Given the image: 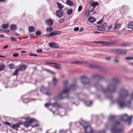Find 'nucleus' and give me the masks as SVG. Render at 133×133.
I'll return each instance as SVG.
<instances>
[{"mask_svg":"<svg viewBox=\"0 0 133 133\" xmlns=\"http://www.w3.org/2000/svg\"><path fill=\"white\" fill-rule=\"evenodd\" d=\"M117 41H114L113 42H110V45H112L113 44H117Z\"/></svg>","mask_w":133,"mask_h":133,"instance_id":"c03bdc74","label":"nucleus"},{"mask_svg":"<svg viewBox=\"0 0 133 133\" xmlns=\"http://www.w3.org/2000/svg\"><path fill=\"white\" fill-rule=\"evenodd\" d=\"M92 103V101H87L85 103V105L87 106H90Z\"/></svg>","mask_w":133,"mask_h":133,"instance_id":"6ab92c4d","label":"nucleus"},{"mask_svg":"<svg viewBox=\"0 0 133 133\" xmlns=\"http://www.w3.org/2000/svg\"><path fill=\"white\" fill-rule=\"evenodd\" d=\"M26 51H25L22 50L21 51V52L22 53H25Z\"/></svg>","mask_w":133,"mask_h":133,"instance_id":"774afa93","label":"nucleus"},{"mask_svg":"<svg viewBox=\"0 0 133 133\" xmlns=\"http://www.w3.org/2000/svg\"><path fill=\"white\" fill-rule=\"evenodd\" d=\"M72 9H70L68 10L67 13L68 15H70L72 13Z\"/></svg>","mask_w":133,"mask_h":133,"instance_id":"4c0bfd02","label":"nucleus"},{"mask_svg":"<svg viewBox=\"0 0 133 133\" xmlns=\"http://www.w3.org/2000/svg\"><path fill=\"white\" fill-rule=\"evenodd\" d=\"M126 53V52L125 50L121 49H118V54H125Z\"/></svg>","mask_w":133,"mask_h":133,"instance_id":"a211bd4d","label":"nucleus"},{"mask_svg":"<svg viewBox=\"0 0 133 133\" xmlns=\"http://www.w3.org/2000/svg\"><path fill=\"white\" fill-rule=\"evenodd\" d=\"M63 84L64 87L63 91L59 93L57 96L54 98L58 99L67 98L68 96V91L70 90H74L77 87V86L75 83L70 85L68 87L67 84L68 82L67 81H64L63 82Z\"/></svg>","mask_w":133,"mask_h":133,"instance_id":"7ed1b4c3","label":"nucleus"},{"mask_svg":"<svg viewBox=\"0 0 133 133\" xmlns=\"http://www.w3.org/2000/svg\"><path fill=\"white\" fill-rule=\"evenodd\" d=\"M46 63L47 64H55L56 65H54L53 66V67L55 68H56L57 69H61V65L58 64H57L56 63H54V62H45V63Z\"/></svg>","mask_w":133,"mask_h":133,"instance_id":"9b49d317","label":"nucleus"},{"mask_svg":"<svg viewBox=\"0 0 133 133\" xmlns=\"http://www.w3.org/2000/svg\"><path fill=\"white\" fill-rule=\"evenodd\" d=\"M61 31H54L50 32L51 36L57 35L60 34Z\"/></svg>","mask_w":133,"mask_h":133,"instance_id":"2eb2a0df","label":"nucleus"},{"mask_svg":"<svg viewBox=\"0 0 133 133\" xmlns=\"http://www.w3.org/2000/svg\"><path fill=\"white\" fill-rule=\"evenodd\" d=\"M23 102L25 103H26L29 102V100L28 99V98H26L24 99H23Z\"/></svg>","mask_w":133,"mask_h":133,"instance_id":"ea45409f","label":"nucleus"},{"mask_svg":"<svg viewBox=\"0 0 133 133\" xmlns=\"http://www.w3.org/2000/svg\"><path fill=\"white\" fill-rule=\"evenodd\" d=\"M115 116L114 115H110L108 118V121H112L113 123L112 125V128L111 129L112 133H121L123 131L122 128H118V126L120 124L119 121L115 120Z\"/></svg>","mask_w":133,"mask_h":133,"instance_id":"20e7f679","label":"nucleus"},{"mask_svg":"<svg viewBox=\"0 0 133 133\" xmlns=\"http://www.w3.org/2000/svg\"><path fill=\"white\" fill-rule=\"evenodd\" d=\"M51 105L50 102L48 103L45 104V107L46 108H48Z\"/></svg>","mask_w":133,"mask_h":133,"instance_id":"a19ab883","label":"nucleus"},{"mask_svg":"<svg viewBox=\"0 0 133 133\" xmlns=\"http://www.w3.org/2000/svg\"><path fill=\"white\" fill-rule=\"evenodd\" d=\"M52 94V92L51 91H48L47 92H46V95L48 96H50Z\"/></svg>","mask_w":133,"mask_h":133,"instance_id":"f704fd0d","label":"nucleus"},{"mask_svg":"<svg viewBox=\"0 0 133 133\" xmlns=\"http://www.w3.org/2000/svg\"><path fill=\"white\" fill-rule=\"evenodd\" d=\"M57 5L58 8L59 9H62L64 7V5L61 3L57 2L56 3Z\"/></svg>","mask_w":133,"mask_h":133,"instance_id":"412c9836","label":"nucleus"},{"mask_svg":"<svg viewBox=\"0 0 133 133\" xmlns=\"http://www.w3.org/2000/svg\"><path fill=\"white\" fill-rule=\"evenodd\" d=\"M72 64H80L84 63V62L83 61H76L72 62H71Z\"/></svg>","mask_w":133,"mask_h":133,"instance_id":"a878e982","label":"nucleus"},{"mask_svg":"<svg viewBox=\"0 0 133 133\" xmlns=\"http://www.w3.org/2000/svg\"><path fill=\"white\" fill-rule=\"evenodd\" d=\"M119 82V80L116 78H114L112 80V83H109L106 89H103L102 85L99 84L97 83L94 84V86L96 88L97 90H101L104 94L106 95V94L112 93L116 91L117 88L116 84Z\"/></svg>","mask_w":133,"mask_h":133,"instance_id":"f03ea898","label":"nucleus"},{"mask_svg":"<svg viewBox=\"0 0 133 133\" xmlns=\"http://www.w3.org/2000/svg\"><path fill=\"white\" fill-rule=\"evenodd\" d=\"M41 34V32L40 31H37L36 32V34L37 35H39Z\"/></svg>","mask_w":133,"mask_h":133,"instance_id":"5fc2aeb1","label":"nucleus"},{"mask_svg":"<svg viewBox=\"0 0 133 133\" xmlns=\"http://www.w3.org/2000/svg\"><path fill=\"white\" fill-rule=\"evenodd\" d=\"M128 91L125 88H122L121 89L119 93V97L115 101L119 108H130L131 107L132 101H133V91L130 96V99L125 103V102L128 98Z\"/></svg>","mask_w":133,"mask_h":133,"instance_id":"f257e3e1","label":"nucleus"},{"mask_svg":"<svg viewBox=\"0 0 133 133\" xmlns=\"http://www.w3.org/2000/svg\"><path fill=\"white\" fill-rule=\"evenodd\" d=\"M110 42L105 41L104 46H108L110 45Z\"/></svg>","mask_w":133,"mask_h":133,"instance_id":"79ce46f5","label":"nucleus"},{"mask_svg":"<svg viewBox=\"0 0 133 133\" xmlns=\"http://www.w3.org/2000/svg\"><path fill=\"white\" fill-rule=\"evenodd\" d=\"M45 23L49 26L52 25L53 24L52 21L50 19H47L45 21Z\"/></svg>","mask_w":133,"mask_h":133,"instance_id":"f8f14e48","label":"nucleus"},{"mask_svg":"<svg viewBox=\"0 0 133 133\" xmlns=\"http://www.w3.org/2000/svg\"><path fill=\"white\" fill-rule=\"evenodd\" d=\"M26 66L25 65H23L21 66L18 69L20 71H22L26 69Z\"/></svg>","mask_w":133,"mask_h":133,"instance_id":"f3484780","label":"nucleus"},{"mask_svg":"<svg viewBox=\"0 0 133 133\" xmlns=\"http://www.w3.org/2000/svg\"><path fill=\"white\" fill-rule=\"evenodd\" d=\"M11 40L12 41H16L17 40L16 38L14 37H12L11 38Z\"/></svg>","mask_w":133,"mask_h":133,"instance_id":"bf43d9fd","label":"nucleus"},{"mask_svg":"<svg viewBox=\"0 0 133 133\" xmlns=\"http://www.w3.org/2000/svg\"><path fill=\"white\" fill-rule=\"evenodd\" d=\"M46 30L48 31H53V28L51 26H49L46 28Z\"/></svg>","mask_w":133,"mask_h":133,"instance_id":"2f4dec72","label":"nucleus"},{"mask_svg":"<svg viewBox=\"0 0 133 133\" xmlns=\"http://www.w3.org/2000/svg\"><path fill=\"white\" fill-rule=\"evenodd\" d=\"M29 55L30 56L35 57H37V55L32 53L30 54Z\"/></svg>","mask_w":133,"mask_h":133,"instance_id":"8fccbe9b","label":"nucleus"},{"mask_svg":"<svg viewBox=\"0 0 133 133\" xmlns=\"http://www.w3.org/2000/svg\"><path fill=\"white\" fill-rule=\"evenodd\" d=\"M26 119L27 122L23 123V125L26 127H28L31 125L32 123L36 122L35 119L34 118L29 119L28 118H27Z\"/></svg>","mask_w":133,"mask_h":133,"instance_id":"423d86ee","label":"nucleus"},{"mask_svg":"<svg viewBox=\"0 0 133 133\" xmlns=\"http://www.w3.org/2000/svg\"><path fill=\"white\" fill-rule=\"evenodd\" d=\"M132 115H131L130 117H129L127 114L120 115L119 116V118L121 121L125 122L128 121V124L129 125L132 123Z\"/></svg>","mask_w":133,"mask_h":133,"instance_id":"39448f33","label":"nucleus"},{"mask_svg":"<svg viewBox=\"0 0 133 133\" xmlns=\"http://www.w3.org/2000/svg\"><path fill=\"white\" fill-rule=\"evenodd\" d=\"M52 108L59 107L60 106V104L57 102H55L52 104Z\"/></svg>","mask_w":133,"mask_h":133,"instance_id":"aec40b11","label":"nucleus"},{"mask_svg":"<svg viewBox=\"0 0 133 133\" xmlns=\"http://www.w3.org/2000/svg\"><path fill=\"white\" fill-rule=\"evenodd\" d=\"M57 79L56 77L52 79V84L53 86H54L56 85L57 82Z\"/></svg>","mask_w":133,"mask_h":133,"instance_id":"4be33fe9","label":"nucleus"},{"mask_svg":"<svg viewBox=\"0 0 133 133\" xmlns=\"http://www.w3.org/2000/svg\"><path fill=\"white\" fill-rule=\"evenodd\" d=\"M8 47V45H6L4 46L3 48L4 49H6Z\"/></svg>","mask_w":133,"mask_h":133,"instance_id":"e2e57ef3","label":"nucleus"},{"mask_svg":"<svg viewBox=\"0 0 133 133\" xmlns=\"http://www.w3.org/2000/svg\"><path fill=\"white\" fill-rule=\"evenodd\" d=\"M66 131L64 130H61L59 131V133H66Z\"/></svg>","mask_w":133,"mask_h":133,"instance_id":"09e8293b","label":"nucleus"},{"mask_svg":"<svg viewBox=\"0 0 133 133\" xmlns=\"http://www.w3.org/2000/svg\"><path fill=\"white\" fill-rule=\"evenodd\" d=\"M106 28L107 30V31H111L112 30V27L111 25H110L107 27Z\"/></svg>","mask_w":133,"mask_h":133,"instance_id":"393cba45","label":"nucleus"},{"mask_svg":"<svg viewBox=\"0 0 133 133\" xmlns=\"http://www.w3.org/2000/svg\"><path fill=\"white\" fill-rule=\"evenodd\" d=\"M79 124L82 125L84 128L85 131V132L87 133H92V129L91 127L89 126H88L86 127H85L83 124L81 123H79Z\"/></svg>","mask_w":133,"mask_h":133,"instance_id":"6e6552de","label":"nucleus"},{"mask_svg":"<svg viewBox=\"0 0 133 133\" xmlns=\"http://www.w3.org/2000/svg\"><path fill=\"white\" fill-rule=\"evenodd\" d=\"M10 68L11 69H13L14 68V65L13 64H11L9 65Z\"/></svg>","mask_w":133,"mask_h":133,"instance_id":"13d9d810","label":"nucleus"},{"mask_svg":"<svg viewBox=\"0 0 133 133\" xmlns=\"http://www.w3.org/2000/svg\"><path fill=\"white\" fill-rule=\"evenodd\" d=\"M97 28L98 30L101 31H103L104 30V29L102 27L100 26H98L97 27Z\"/></svg>","mask_w":133,"mask_h":133,"instance_id":"72a5a7b5","label":"nucleus"},{"mask_svg":"<svg viewBox=\"0 0 133 133\" xmlns=\"http://www.w3.org/2000/svg\"><path fill=\"white\" fill-rule=\"evenodd\" d=\"M5 37L4 35L3 34H1L0 35V37Z\"/></svg>","mask_w":133,"mask_h":133,"instance_id":"338daca9","label":"nucleus"},{"mask_svg":"<svg viewBox=\"0 0 133 133\" xmlns=\"http://www.w3.org/2000/svg\"><path fill=\"white\" fill-rule=\"evenodd\" d=\"M118 49H114L112 50L111 51L113 53H117L118 54Z\"/></svg>","mask_w":133,"mask_h":133,"instance_id":"37998d69","label":"nucleus"},{"mask_svg":"<svg viewBox=\"0 0 133 133\" xmlns=\"http://www.w3.org/2000/svg\"><path fill=\"white\" fill-rule=\"evenodd\" d=\"M49 45L50 46H52L54 48H57L58 47V46L57 44L54 42L50 43H49Z\"/></svg>","mask_w":133,"mask_h":133,"instance_id":"ddd939ff","label":"nucleus"},{"mask_svg":"<svg viewBox=\"0 0 133 133\" xmlns=\"http://www.w3.org/2000/svg\"><path fill=\"white\" fill-rule=\"evenodd\" d=\"M81 81L83 84H87L89 83L90 80L89 78L85 76H82L80 77Z\"/></svg>","mask_w":133,"mask_h":133,"instance_id":"0eeeda50","label":"nucleus"},{"mask_svg":"<svg viewBox=\"0 0 133 133\" xmlns=\"http://www.w3.org/2000/svg\"><path fill=\"white\" fill-rule=\"evenodd\" d=\"M94 133H105V131H94Z\"/></svg>","mask_w":133,"mask_h":133,"instance_id":"58836bf2","label":"nucleus"},{"mask_svg":"<svg viewBox=\"0 0 133 133\" xmlns=\"http://www.w3.org/2000/svg\"><path fill=\"white\" fill-rule=\"evenodd\" d=\"M43 51V50L41 49H39L37 50L36 52L38 53H41Z\"/></svg>","mask_w":133,"mask_h":133,"instance_id":"de8ad7c7","label":"nucleus"},{"mask_svg":"<svg viewBox=\"0 0 133 133\" xmlns=\"http://www.w3.org/2000/svg\"><path fill=\"white\" fill-rule=\"evenodd\" d=\"M55 14L57 16L60 18L63 16V13L61 9H59L56 11Z\"/></svg>","mask_w":133,"mask_h":133,"instance_id":"1a4fd4ad","label":"nucleus"},{"mask_svg":"<svg viewBox=\"0 0 133 133\" xmlns=\"http://www.w3.org/2000/svg\"><path fill=\"white\" fill-rule=\"evenodd\" d=\"M5 124L6 125H8L9 126H10L11 125V124L8 122H5Z\"/></svg>","mask_w":133,"mask_h":133,"instance_id":"680f3d73","label":"nucleus"},{"mask_svg":"<svg viewBox=\"0 0 133 133\" xmlns=\"http://www.w3.org/2000/svg\"><path fill=\"white\" fill-rule=\"evenodd\" d=\"M128 28L132 29H133V22H130L128 25Z\"/></svg>","mask_w":133,"mask_h":133,"instance_id":"5701e85b","label":"nucleus"},{"mask_svg":"<svg viewBox=\"0 0 133 133\" xmlns=\"http://www.w3.org/2000/svg\"><path fill=\"white\" fill-rule=\"evenodd\" d=\"M66 4L72 6L73 4L74 3L70 0H67L66 1Z\"/></svg>","mask_w":133,"mask_h":133,"instance_id":"b1692460","label":"nucleus"},{"mask_svg":"<svg viewBox=\"0 0 133 133\" xmlns=\"http://www.w3.org/2000/svg\"><path fill=\"white\" fill-rule=\"evenodd\" d=\"M82 8H83L81 5H79L78 8V11L79 12L81 11L82 10Z\"/></svg>","mask_w":133,"mask_h":133,"instance_id":"a18cd8bd","label":"nucleus"},{"mask_svg":"<svg viewBox=\"0 0 133 133\" xmlns=\"http://www.w3.org/2000/svg\"><path fill=\"white\" fill-rule=\"evenodd\" d=\"M22 123L21 122H19L17 124H15L12 125L11 127L12 128L14 129L17 130L18 128L19 127L20 124H22Z\"/></svg>","mask_w":133,"mask_h":133,"instance_id":"4468645a","label":"nucleus"},{"mask_svg":"<svg viewBox=\"0 0 133 133\" xmlns=\"http://www.w3.org/2000/svg\"><path fill=\"white\" fill-rule=\"evenodd\" d=\"M65 21V19L63 18H62L59 19V23H62Z\"/></svg>","mask_w":133,"mask_h":133,"instance_id":"49530a36","label":"nucleus"},{"mask_svg":"<svg viewBox=\"0 0 133 133\" xmlns=\"http://www.w3.org/2000/svg\"><path fill=\"white\" fill-rule=\"evenodd\" d=\"M17 28V26L16 25H13L11 26V29L12 30H14Z\"/></svg>","mask_w":133,"mask_h":133,"instance_id":"473e14b6","label":"nucleus"},{"mask_svg":"<svg viewBox=\"0 0 133 133\" xmlns=\"http://www.w3.org/2000/svg\"><path fill=\"white\" fill-rule=\"evenodd\" d=\"M92 78L93 79L97 78L99 80H102L103 79V77L102 76L98 74L93 75L92 76Z\"/></svg>","mask_w":133,"mask_h":133,"instance_id":"9d476101","label":"nucleus"},{"mask_svg":"<svg viewBox=\"0 0 133 133\" xmlns=\"http://www.w3.org/2000/svg\"><path fill=\"white\" fill-rule=\"evenodd\" d=\"M19 71V70L18 69H16L13 73V75H16L17 74Z\"/></svg>","mask_w":133,"mask_h":133,"instance_id":"c9c22d12","label":"nucleus"},{"mask_svg":"<svg viewBox=\"0 0 133 133\" xmlns=\"http://www.w3.org/2000/svg\"><path fill=\"white\" fill-rule=\"evenodd\" d=\"M45 36L46 37H49L51 36V33L48 34L46 35Z\"/></svg>","mask_w":133,"mask_h":133,"instance_id":"052dcab7","label":"nucleus"},{"mask_svg":"<svg viewBox=\"0 0 133 133\" xmlns=\"http://www.w3.org/2000/svg\"><path fill=\"white\" fill-rule=\"evenodd\" d=\"M79 28L77 27H76V28H74V30L75 31H78L79 30Z\"/></svg>","mask_w":133,"mask_h":133,"instance_id":"6e6d98bb","label":"nucleus"},{"mask_svg":"<svg viewBox=\"0 0 133 133\" xmlns=\"http://www.w3.org/2000/svg\"><path fill=\"white\" fill-rule=\"evenodd\" d=\"M4 31L5 32H9V30H3L0 29V31Z\"/></svg>","mask_w":133,"mask_h":133,"instance_id":"864d4df0","label":"nucleus"},{"mask_svg":"<svg viewBox=\"0 0 133 133\" xmlns=\"http://www.w3.org/2000/svg\"><path fill=\"white\" fill-rule=\"evenodd\" d=\"M88 20L90 22L93 23L95 21L96 19L93 17L91 16L88 18Z\"/></svg>","mask_w":133,"mask_h":133,"instance_id":"dca6fc26","label":"nucleus"},{"mask_svg":"<svg viewBox=\"0 0 133 133\" xmlns=\"http://www.w3.org/2000/svg\"><path fill=\"white\" fill-rule=\"evenodd\" d=\"M5 65L3 64H0V71L3 70L5 68Z\"/></svg>","mask_w":133,"mask_h":133,"instance_id":"cd10ccee","label":"nucleus"},{"mask_svg":"<svg viewBox=\"0 0 133 133\" xmlns=\"http://www.w3.org/2000/svg\"><path fill=\"white\" fill-rule=\"evenodd\" d=\"M125 58L127 60H133V57H126Z\"/></svg>","mask_w":133,"mask_h":133,"instance_id":"603ef678","label":"nucleus"},{"mask_svg":"<svg viewBox=\"0 0 133 133\" xmlns=\"http://www.w3.org/2000/svg\"><path fill=\"white\" fill-rule=\"evenodd\" d=\"M85 15L88 17L90 15V12L88 10H87L85 12Z\"/></svg>","mask_w":133,"mask_h":133,"instance_id":"e433bc0d","label":"nucleus"},{"mask_svg":"<svg viewBox=\"0 0 133 133\" xmlns=\"http://www.w3.org/2000/svg\"><path fill=\"white\" fill-rule=\"evenodd\" d=\"M105 41H101V43H102V45L104 46Z\"/></svg>","mask_w":133,"mask_h":133,"instance_id":"0e129e2a","label":"nucleus"},{"mask_svg":"<svg viewBox=\"0 0 133 133\" xmlns=\"http://www.w3.org/2000/svg\"><path fill=\"white\" fill-rule=\"evenodd\" d=\"M29 30L30 32H32L34 31L35 28L34 26H30Z\"/></svg>","mask_w":133,"mask_h":133,"instance_id":"bb28decb","label":"nucleus"},{"mask_svg":"<svg viewBox=\"0 0 133 133\" xmlns=\"http://www.w3.org/2000/svg\"><path fill=\"white\" fill-rule=\"evenodd\" d=\"M105 59L106 60H110L111 59L110 57H106L105 58Z\"/></svg>","mask_w":133,"mask_h":133,"instance_id":"69168bd1","label":"nucleus"},{"mask_svg":"<svg viewBox=\"0 0 133 133\" xmlns=\"http://www.w3.org/2000/svg\"><path fill=\"white\" fill-rule=\"evenodd\" d=\"M9 25L8 24H3L2 25V28L4 29H6L8 28Z\"/></svg>","mask_w":133,"mask_h":133,"instance_id":"c85d7f7f","label":"nucleus"},{"mask_svg":"<svg viewBox=\"0 0 133 133\" xmlns=\"http://www.w3.org/2000/svg\"><path fill=\"white\" fill-rule=\"evenodd\" d=\"M121 27V25L119 24H117L115 25L114 26L115 29H117Z\"/></svg>","mask_w":133,"mask_h":133,"instance_id":"c756f323","label":"nucleus"},{"mask_svg":"<svg viewBox=\"0 0 133 133\" xmlns=\"http://www.w3.org/2000/svg\"><path fill=\"white\" fill-rule=\"evenodd\" d=\"M98 4V3L97 2H95L92 3L91 5V6L92 7H95Z\"/></svg>","mask_w":133,"mask_h":133,"instance_id":"7c9ffc66","label":"nucleus"},{"mask_svg":"<svg viewBox=\"0 0 133 133\" xmlns=\"http://www.w3.org/2000/svg\"><path fill=\"white\" fill-rule=\"evenodd\" d=\"M103 21V19H101L100 20H99V21L97 22V23L98 24H99L101 23Z\"/></svg>","mask_w":133,"mask_h":133,"instance_id":"3c124183","label":"nucleus"},{"mask_svg":"<svg viewBox=\"0 0 133 133\" xmlns=\"http://www.w3.org/2000/svg\"><path fill=\"white\" fill-rule=\"evenodd\" d=\"M19 56V55L17 53H15L13 55V56L14 57H16L18 56Z\"/></svg>","mask_w":133,"mask_h":133,"instance_id":"4d7b16f0","label":"nucleus"}]
</instances>
